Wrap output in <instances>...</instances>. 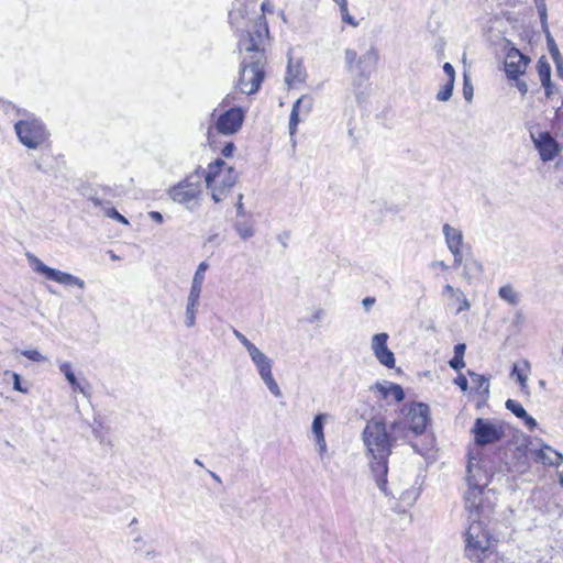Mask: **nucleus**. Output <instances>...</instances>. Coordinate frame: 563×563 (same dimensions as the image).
Segmentation results:
<instances>
[{"label": "nucleus", "instance_id": "30", "mask_svg": "<svg viewBox=\"0 0 563 563\" xmlns=\"http://www.w3.org/2000/svg\"><path fill=\"white\" fill-rule=\"evenodd\" d=\"M199 302L187 299L185 323L187 328H192L196 324V313Z\"/></svg>", "mask_w": 563, "mask_h": 563}, {"label": "nucleus", "instance_id": "45", "mask_svg": "<svg viewBox=\"0 0 563 563\" xmlns=\"http://www.w3.org/2000/svg\"><path fill=\"white\" fill-rule=\"evenodd\" d=\"M450 366L455 369V371H460L461 368H463L465 366V363H464V360L463 357H457V356H454L451 361H450Z\"/></svg>", "mask_w": 563, "mask_h": 563}, {"label": "nucleus", "instance_id": "58", "mask_svg": "<svg viewBox=\"0 0 563 563\" xmlns=\"http://www.w3.org/2000/svg\"><path fill=\"white\" fill-rule=\"evenodd\" d=\"M433 267H440L442 269H448L449 266L443 261H438L432 263Z\"/></svg>", "mask_w": 563, "mask_h": 563}, {"label": "nucleus", "instance_id": "54", "mask_svg": "<svg viewBox=\"0 0 563 563\" xmlns=\"http://www.w3.org/2000/svg\"><path fill=\"white\" fill-rule=\"evenodd\" d=\"M234 144L232 142L225 144V146L222 148L221 153L225 157H230L234 151Z\"/></svg>", "mask_w": 563, "mask_h": 563}, {"label": "nucleus", "instance_id": "36", "mask_svg": "<svg viewBox=\"0 0 563 563\" xmlns=\"http://www.w3.org/2000/svg\"><path fill=\"white\" fill-rule=\"evenodd\" d=\"M21 354L33 362H44L46 357L42 355L37 350H23Z\"/></svg>", "mask_w": 563, "mask_h": 563}, {"label": "nucleus", "instance_id": "20", "mask_svg": "<svg viewBox=\"0 0 563 563\" xmlns=\"http://www.w3.org/2000/svg\"><path fill=\"white\" fill-rule=\"evenodd\" d=\"M268 35V26L264 15L257 18L254 23L253 31L247 33V38L241 41V48L245 51V46L251 37L258 44V52L262 51L264 38Z\"/></svg>", "mask_w": 563, "mask_h": 563}, {"label": "nucleus", "instance_id": "63", "mask_svg": "<svg viewBox=\"0 0 563 563\" xmlns=\"http://www.w3.org/2000/svg\"><path fill=\"white\" fill-rule=\"evenodd\" d=\"M242 210V205H239L238 212L240 213Z\"/></svg>", "mask_w": 563, "mask_h": 563}, {"label": "nucleus", "instance_id": "3", "mask_svg": "<svg viewBox=\"0 0 563 563\" xmlns=\"http://www.w3.org/2000/svg\"><path fill=\"white\" fill-rule=\"evenodd\" d=\"M463 537L464 555L472 563H499L497 541L483 519L467 520Z\"/></svg>", "mask_w": 563, "mask_h": 563}, {"label": "nucleus", "instance_id": "52", "mask_svg": "<svg viewBox=\"0 0 563 563\" xmlns=\"http://www.w3.org/2000/svg\"><path fill=\"white\" fill-rule=\"evenodd\" d=\"M148 218L152 219L153 221H155L156 223H163L164 222V217L161 212L158 211H150L147 213Z\"/></svg>", "mask_w": 563, "mask_h": 563}, {"label": "nucleus", "instance_id": "32", "mask_svg": "<svg viewBox=\"0 0 563 563\" xmlns=\"http://www.w3.org/2000/svg\"><path fill=\"white\" fill-rule=\"evenodd\" d=\"M506 408L511 411L517 418L521 419L522 417H526V409L522 407V405L514 399H508L506 401Z\"/></svg>", "mask_w": 563, "mask_h": 563}, {"label": "nucleus", "instance_id": "22", "mask_svg": "<svg viewBox=\"0 0 563 563\" xmlns=\"http://www.w3.org/2000/svg\"><path fill=\"white\" fill-rule=\"evenodd\" d=\"M372 389L377 390L383 398L387 399L391 397L397 402L405 398V393L401 386L390 382L376 383Z\"/></svg>", "mask_w": 563, "mask_h": 563}, {"label": "nucleus", "instance_id": "43", "mask_svg": "<svg viewBox=\"0 0 563 563\" xmlns=\"http://www.w3.org/2000/svg\"><path fill=\"white\" fill-rule=\"evenodd\" d=\"M443 71L448 76V80L446 81L454 82V80H455V70H454V67L450 63H445L443 65Z\"/></svg>", "mask_w": 563, "mask_h": 563}, {"label": "nucleus", "instance_id": "25", "mask_svg": "<svg viewBox=\"0 0 563 563\" xmlns=\"http://www.w3.org/2000/svg\"><path fill=\"white\" fill-rule=\"evenodd\" d=\"M390 430L391 432L389 434L391 435L394 443L398 440L407 439L411 433L404 418L401 420L394 421L390 426Z\"/></svg>", "mask_w": 563, "mask_h": 563}, {"label": "nucleus", "instance_id": "41", "mask_svg": "<svg viewBox=\"0 0 563 563\" xmlns=\"http://www.w3.org/2000/svg\"><path fill=\"white\" fill-rule=\"evenodd\" d=\"M107 216L111 219H114L123 224H129L126 218H124L121 213H119L114 208H110L107 210Z\"/></svg>", "mask_w": 563, "mask_h": 563}, {"label": "nucleus", "instance_id": "55", "mask_svg": "<svg viewBox=\"0 0 563 563\" xmlns=\"http://www.w3.org/2000/svg\"><path fill=\"white\" fill-rule=\"evenodd\" d=\"M375 303V298L374 297H365L363 300H362V305L364 307V309L366 311H369L371 308L374 306Z\"/></svg>", "mask_w": 563, "mask_h": 563}, {"label": "nucleus", "instance_id": "44", "mask_svg": "<svg viewBox=\"0 0 563 563\" xmlns=\"http://www.w3.org/2000/svg\"><path fill=\"white\" fill-rule=\"evenodd\" d=\"M11 376L13 378V388L20 393L26 394L27 389L22 387L20 375L16 373H11Z\"/></svg>", "mask_w": 563, "mask_h": 563}, {"label": "nucleus", "instance_id": "50", "mask_svg": "<svg viewBox=\"0 0 563 563\" xmlns=\"http://www.w3.org/2000/svg\"><path fill=\"white\" fill-rule=\"evenodd\" d=\"M323 314H324L323 309H321V308L316 309L313 311L312 316L310 317L309 322L314 323L317 321H320L322 319Z\"/></svg>", "mask_w": 563, "mask_h": 563}, {"label": "nucleus", "instance_id": "24", "mask_svg": "<svg viewBox=\"0 0 563 563\" xmlns=\"http://www.w3.org/2000/svg\"><path fill=\"white\" fill-rule=\"evenodd\" d=\"M378 60V53L374 47H371L357 60L358 74L364 75L367 68H372Z\"/></svg>", "mask_w": 563, "mask_h": 563}, {"label": "nucleus", "instance_id": "4", "mask_svg": "<svg viewBox=\"0 0 563 563\" xmlns=\"http://www.w3.org/2000/svg\"><path fill=\"white\" fill-rule=\"evenodd\" d=\"M245 52L251 53L250 60L246 57L242 62L238 87L242 93H254L258 90L264 78V54L258 52V44L251 37L245 46Z\"/></svg>", "mask_w": 563, "mask_h": 563}, {"label": "nucleus", "instance_id": "47", "mask_svg": "<svg viewBox=\"0 0 563 563\" xmlns=\"http://www.w3.org/2000/svg\"><path fill=\"white\" fill-rule=\"evenodd\" d=\"M554 64H555V68H556V74L558 76L563 79V57L562 56H559L556 58H552Z\"/></svg>", "mask_w": 563, "mask_h": 563}, {"label": "nucleus", "instance_id": "6", "mask_svg": "<svg viewBox=\"0 0 563 563\" xmlns=\"http://www.w3.org/2000/svg\"><path fill=\"white\" fill-rule=\"evenodd\" d=\"M247 353L253 364L255 365L261 379L271 391V394L278 398L282 397L283 393L280 387L278 386L272 373V360L268 358V356H266L256 345L252 346Z\"/></svg>", "mask_w": 563, "mask_h": 563}, {"label": "nucleus", "instance_id": "8", "mask_svg": "<svg viewBox=\"0 0 563 563\" xmlns=\"http://www.w3.org/2000/svg\"><path fill=\"white\" fill-rule=\"evenodd\" d=\"M474 434V441L479 446L487 444H495L500 441L505 431L501 424L492 422L488 419L477 418L472 428Z\"/></svg>", "mask_w": 563, "mask_h": 563}, {"label": "nucleus", "instance_id": "29", "mask_svg": "<svg viewBox=\"0 0 563 563\" xmlns=\"http://www.w3.org/2000/svg\"><path fill=\"white\" fill-rule=\"evenodd\" d=\"M537 70H538V75H539L541 84H549V81L551 80V66L544 56H542L538 60Z\"/></svg>", "mask_w": 563, "mask_h": 563}, {"label": "nucleus", "instance_id": "35", "mask_svg": "<svg viewBox=\"0 0 563 563\" xmlns=\"http://www.w3.org/2000/svg\"><path fill=\"white\" fill-rule=\"evenodd\" d=\"M454 82L446 81L437 95L439 101H448L453 93Z\"/></svg>", "mask_w": 563, "mask_h": 563}, {"label": "nucleus", "instance_id": "49", "mask_svg": "<svg viewBox=\"0 0 563 563\" xmlns=\"http://www.w3.org/2000/svg\"><path fill=\"white\" fill-rule=\"evenodd\" d=\"M444 294H446L448 296H450L451 298H455L462 290H460L459 288H454L452 285H445L444 286Z\"/></svg>", "mask_w": 563, "mask_h": 563}, {"label": "nucleus", "instance_id": "18", "mask_svg": "<svg viewBox=\"0 0 563 563\" xmlns=\"http://www.w3.org/2000/svg\"><path fill=\"white\" fill-rule=\"evenodd\" d=\"M329 419L328 413H319L313 418L312 424H311V433L313 435L316 445L318 448L320 460L322 461L324 459V455L328 452V445L325 441L324 435V424L327 420Z\"/></svg>", "mask_w": 563, "mask_h": 563}, {"label": "nucleus", "instance_id": "48", "mask_svg": "<svg viewBox=\"0 0 563 563\" xmlns=\"http://www.w3.org/2000/svg\"><path fill=\"white\" fill-rule=\"evenodd\" d=\"M521 419L525 421V424L530 431L534 430V428L537 427L536 419L528 415V412L526 413V417H522Z\"/></svg>", "mask_w": 563, "mask_h": 563}, {"label": "nucleus", "instance_id": "31", "mask_svg": "<svg viewBox=\"0 0 563 563\" xmlns=\"http://www.w3.org/2000/svg\"><path fill=\"white\" fill-rule=\"evenodd\" d=\"M344 58H345L347 69L350 71L358 73L357 60L360 57H358L356 51L350 49V48L345 49Z\"/></svg>", "mask_w": 563, "mask_h": 563}, {"label": "nucleus", "instance_id": "15", "mask_svg": "<svg viewBox=\"0 0 563 563\" xmlns=\"http://www.w3.org/2000/svg\"><path fill=\"white\" fill-rule=\"evenodd\" d=\"M531 139L539 151L542 161L548 162L553 159L559 153L558 142L548 132H539L538 134L531 132Z\"/></svg>", "mask_w": 563, "mask_h": 563}, {"label": "nucleus", "instance_id": "9", "mask_svg": "<svg viewBox=\"0 0 563 563\" xmlns=\"http://www.w3.org/2000/svg\"><path fill=\"white\" fill-rule=\"evenodd\" d=\"M217 115V109L212 112L214 119L213 126L217 133L222 135H232L236 133L244 121L245 113L241 108H230Z\"/></svg>", "mask_w": 563, "mask_h": 563}, {"label": "nucleus", "instance_id": "61", "mask_svg": "<svg viewBox=\"0 0 563 563\" xmlns=\"http://www.w3.org/2000/svg\"><path fill=\"white\" fill-rule=\"evenodd\" d=\"M267 9V5L265 3L262 4V10Z\"/></svg>", "mask_w": 563, "mask_h": 563}, {"label": "nucleus", "instance_id": "59", "mask_svg": "<svg viewBox=\"0 0 563 563\" xmlns=\"http://www.w3.org/2000/svg\"><path fill=\"white\" fill-rule=\"evenodd\" d=\"M472 95H473L472 89H471V90H467V89H466V87H465V88H464V97H465V99H466V100H471Z\"/></svg>", "mask_w": 563, "mask_h": 563}, {"label": "nucleus", "instance_id": "62", "mask_svg": "<svg viewBox=\"0 0 563 563\" xmlns=\"http://www.w3.org/2000/svg\"><path fill=\"white\" fill-rule=\"evenodd\" d=\"M267 9V5L265 3L262 4V10Z\"/></svg>", "mask_w": 563, "mask_h": 563}, {"label": "nucleus", "instance_id": "12", "mask_svg": "<svg viewBox=\"0 0 563 563\" xmlns=\"http://www.w3.org/2000/svg\"><path fill=\"white\" fill-rule=\"evenodd\" d=\"M27 257L33 266V269L44 275L47 279L54 280L65 286H76L80 289L85 288L86 284L81 278L74 276L69 273L52 268L44 264L40 258H37L34 255H27Z\"/></svg>", "mask_w": 563, "mask_h": 563}, {"label": "nucleus", "instance_id": "40", "mask_svg": "<svg viewBox=\"0 0 563 563\" xmlns=\"http://www.w3.org/2000/svg\"><path fill=\"white\" fill-rule=\"evenodd\" d=\"M534 1V4L538 9V12L540 14V18H541V21L542 22H545L547 21V4H545V0H533Z\"/></svg>", "mask_w": 563, "mask_h": 563}, {"label": "nucleus", "instance_id": "14", "mask_svg": "<svg viewBox=\"0 0 563 563\" xmlns=\"http://www.w3.org/2000/svg\"><path fill=\"white\" fill-rule=\"evenodd\" d=\"M443 235L445 238V243L448 249L454 256V266L459 267L463 261L462 245H463V234L462 231L457 228L445 223L442 228Z\"/></svg>", "mask_w": 563, "mask_h": 563}, {"label": "nucleus", "instance_id": "39", "mask_svg": "<svg viewBox=\"0 0 563 563\" xmlns=\"http://www.w3.org/2000/svg\"><path fill=\"white\" fill-rule=\"evenodd\" d=\"M233 334L239 340V342L246 349V351H249L252 346L255 345L243 333L235 329L233 330Z\"/></svg>", "mask_w": 563, "mask_h": 563}, {"label": "nucleus", "instance_id": "46", "mask_svg": "<svg viewBox=\"0 0 563 563\" xmlns=\"http://www.w3.org/2000/svg\"><path fill=\"white\" fill-rule=\"evenodd\" d=\"M470 376L472 377V379H473L474 382H478V383H481V385H479L481 387H482L483 385H485V390H486V391L488 390L489 385H488L487 379H486L484 376L478 375V374H476V373H472V372H470Z\"/></svg>", "mask_w": 563, "mask_h": 563}, {"label": "nucleus", "instance_id": "5", "mask_svg": "<svg viewBox=\"0 0 563 563\" xmlns=\"http://www.w3.org/2000/svg\"><path fill=\"white\" fill-rule=\"evenodd\" d=\"M238 173L224 161L217 159L208 165L205 180L214 202L222 201L235 185Z\"/></svg>", "mask_w": 563, "mask_h": 563}, {"label": "nucleus", "instance_id": "51", "mask_svg": "<svg viewBox=\"0 0 563 563\" xmlns=\"http://www.w3.org/2000/svg\"><path fill=\"white\" fill-rule=\"evenodd\" d=\"M455 384L462 389V390H466L467 389V386H468V383H467V379L464 375H459L456 378H455Z\"/></svg>", "mask_w": 563, "mask_h": 563}, {"label": "nucleus", "instance_id": "38", "mask_svg": "<svg viewBox=\"0 0 563 563\" xmlns=\"http://www.w3.org/2000/svg\"><path fill=\"white\" fill-rule=\"evenodd\" d=\"M208 268H209V264L206 261L201 262L198 265L192 279L198 280V282H205V274Z\"/></svg>", "mask_w": 563, "mask_h": 563}, {"label": "nucleus", "instance_id": "19", "mask_svg": "<svg viewBox=\"0 0 563 563\" xmlns=\"http://www.w3.org/2000/svg\"><path fill=\"white\" fill-rule=\"evenodd\" d=\"M534 459L548 466H559L563 463V454L547 444L534 451Z\"/></svg>", "mask_w": 563, "mask_h": 563}, {"label": "nucleus", "instance_id": "23", "mask_svg": "<svg viewBox=\"0 0 563 563\" xmlns=\"http://www.w3.org/2000/svg\"><path fill=\"white\" fill-rule=\"evenodd\" d=\"M305 69L299 62L294 63L291 59L288 63L286 81L288 85L302 82L305 80Z\"/></svg>", "mask_w": 563, "mask_h": 563}, {"label": "nucleus", "instance_id": "16", "mask_svg": "<svg viewBox=\"0 0 563 563\" xmlns=\"http://www.w3.org/2000/svg\"><path fill=\"white\" fill-rule=\"evenodd\" d=\"M387 333L375 334L372 338L371 346L378 362L388 368H393L395 367V356L387 346Z\"/></svg>", "mask_w": 563, "mask_h": 563}, {"label": "nucleus", "instance_id": "42", "mask_svg": "<svg viewBox=\"0 0 563 563\" xmlns=\"http://www.w3.org/2000/svg\"><path fill=\"white\" fill-rule=\"evenodd\" d=\"M547 41H548V47H549V52L551 54V57L552 58H556L559 56H562L560 51H559V48H558V46H556V44H555V42H554V40L550 35H548Z\"/></svg>", "mask_w": 563, "mask_h": 563}, {"label": "nucleus", "instance_id": "17", "mask_svg": "<svg viewBox=\"0 0 563 563\" xmlns=\"http://www.w3.org/2000/svg\"><path fill=\"white\" fill-rule=\"evenodd\" d=\"M313 106L311 96H301L292 106L289 118V134L294 135L297 131V125L300 122V114L307 118Z\"/></svg>", "mask_w": 563, "mask_h": 563}, {"label": "nucleus", "instance_id": "2", "mask_svg": "<svg viewBox=\"0 0 563 563\" xmlns=\"http://www.w3.org/2000/svg\"><path fill=\"white\" fill-rule=\"evenodd\" d=\"M467 490L464 493V509L466 520L483 519L494 506L492 496L494 492L486 489L489 483V475L473 459L467 465Z\"/></svg>", "mask_w": 563, "mask_h": 563}, {"label": "nucleus", "instance_id": "21", "mask_svg": "<svg viewBox=\"0 0 563 563\" xmlns=\"http://www.w3.org/2000/svg\"><path fill=\"white\" fill-rule=\"evenodd\" d=\"M59 371L65 375L74 391H78L85 396L89 395V384L85 378L78 379L68 362L59 365Z\"/></svg>", "mask_w": 563, "mask_h": 563}, {"label": "nucleus", "instance_id": "1", "mask_svg": "<svg viewBox=\"0 0 563 563\" xmlns=\"http://www.w3.org/2000/svg\"><path fill=\"white\" fill-rule=\"evenodd\" d=\"M363 440L375 461L372 463V471L375 473L377 486L385 495H388L386 487L387 459L391 453L394 441L387 432L385 422L369 420L363 431Z\"/></svg>", "mask_w": 563, "mask_h": 563}, {"label": "nucleus", "instance_id": "33", "mask_svg": "<svg viewBox=\"0 0 563 563\" xmlns=\"http://www.w3.org/2000/svg\"><path fill=\"white\" fill-rule=\"evenodd\" d=\"M340 8L342 21L352 25L353 27L358 26V22L350 14L347 9V1L338 4Z\"/></svg>", "mask_w": 563, "mask_h": 563}, {"label": "nucleus", "instance_id": "34", "mask_svg": "<svg viewBox=\"0 0 563 563\" xmlns=\"http://www.w3.org/2000/svg\"><path fill=\"white\" fill-rule=\"evenodd\" d=\"M202 285H203V282H198V280L192 279L191 287H190L189 295H188L187 299L199 302L201 290H202Z\"/></svg>", "mask_w": 563, "mask_h": 563}, {"label": "nucleus", "instance_id": "56", "mask_svg": "<svg viewBox=\"0 0 563 563\" xmlns=\"http://www.w3.org/2000/svg\"><path fill=\"white\" fill-rule=\"evenodd\" d=\"M541 85L545 90L547 98H551L552 95L554 93V87H553L551 80L549 81V84H541Z\"/></svg>", "mask_w": 563, "mask_h": 563}, {"label": "nucleus", "instance_id": "13", "mask_svg": "<svg viewBox=\"0 0 563 563\" xmlns=\"http://www.w3.org/2000/svg\"><path fill=\"white\" fill-rule=\"evenodd\" d=\"M529 58L519 49L511 47L505 58V71L509 79L517 80L528 66Z\"/></svg>", "mask_w": 563, "mask_h": 563}, {"label": "nucleus", "instance_id": "27", "mask_svg": "<svg viewBox=\"0 0 563 563\" xmlns=\"http://www.w3.org/2000/svg\"><path fill=\"white\" fill-rule=\"evenodd\" d=\"M521 365H522V368H519L517 365H515L510 376L517 378L518 383L520 384L521 389H526L528 386L527 383H528V374L530 371V364L528 361H522Z\"/></svg>", "mask_w": 563, "mask_h": 563}, {"label": "nucleus", "instance_id": "37", "mask_svg": "<svg viewBox=\"0 0 563 563\" xmlns=\"http://www.w3.org/2000/svg\"><path fill=\"white\" fill-rule=\"evenodd\" d=\"M456 302H459V308L456 310V314L461 313L464 310H468L471 308V303L463 291H461L456 297Z\"/></svg>", "mask_w": 563, "mask_h": 563}, {"label": "nucleus", "instance_id": "53", "mask_svg": "<svg viewBox=\"0 0 563 563\" xmlns=\"http://www.w3.org/2000/svg\"><path fill=\"white\" fill-rule=\"evenodd\" d=\"M466 350V345L464 343H459L454 346V356L464 357Z\"/></svg>", "mask_w": 563, "mask_h": 563}, {"label": "nucleus", "instance_id": "11", "mask_svg": "<svg viewBox=\"0 0 563 563\" xmlns=\"http://www.w3.org/2000/svg\"><path fill=\"white\" fill-rule=\"evenodd\" d=\"M404 419L412 434H422L430 420L429 407L422 402L405 405L401 409Z\"/></svg>", "mask_w": 563, "mask_h": 563}, {"label": "nucleus", "instance_id": "26", "mask_svg": "<svg viewBox=\"0 0 563 563\" xmlns=\"http://www.w3.org/2000/svg\"><path fill=\"white\" fill-rule=\"evenodd\" d=\"M234 229L242 240H247L255 234L254 224L249 219L236 220Z\"/></svg>", "mask_w": 563, "mask_h": 563}, {"label": "nucleus", "instance_id": "7", "mask_svg": "<svg viewBox=\"0 0 563 563\" xmlns=\"http://www.w3.org/2000/svg\"><path fill=\"white\" fill-rule=\"evenodd\" d=\"M14 130L20 142L29 148H36L47 137L44 125L36 119L18 121Z\"/></svg>", "mask_w": 563, "mask_h": 563}, {"label": "nucleus", "instance_id": "60", "mask_svg": "<svg viewBox=\"0 0 563 563\" xmlns=\"http://www.w3.org/2000/svg\"><path fill=\"white\" fill-rule=\"evenodd\" d=\"M556 117H558V118H559V117H563V110H562V108H558V110H556Z\"/></svg>", "mask_w": 563, "mask_h": 563}, {"label": "nucleus", "instance_id": "28", "mask_svg": "<svg viewBox=\"0 0 563 563\" xmlns=\"http://www.w3.org/2000/svg\"><path fill=\"white\" fill-rule=\"evenodd\" d=\"M498 296L511 306L519 303V294L514 289L511 285H505L499 288Z\"/></svg>", "mask_w": 563, "mask_h": 563}, {"label": "nucleus", "instance_id": "57", "mask_svg": "<svg viewBox=\"0 0 563 563\" xmlns=\"http://www.w3.org/2000/svg\"><path fill=\"white\" fill-rule=\"evenodd\" d=\"M516 87L521 92V95H526L528 91V85L526 81H521V80L517 81Z\"/></svg>", "mask_w": 563, "mask_h": 563}, {"label": "nucleus", "instance_id": "10", "mask_svg": "<svg viewBox=\"0 0 563 563\" xmlns=\"http://www.w3.org/2000/svg\"><path fill=\"white\" fill-rule=\"evenodd\" d=\"M201 188V176L194 174L170 188L169 196L175 202L188 206L200 196Z\"/></svg>", "mask_w": 563, "mask_h": 563}, {"label": "nucleus", "instance_id": "64", "mask_svg": "<svg viewBox=\"0 0 563 563\" xmlns=\"http://www.w3.org/2000/svg\"><path fill=\"white\" fill-rule=\"evenodd\" d=\"M561 484H563V473L561 474Z\"/></svg>", "mask_w": 563, "mask_h": 563}]
</instances>
